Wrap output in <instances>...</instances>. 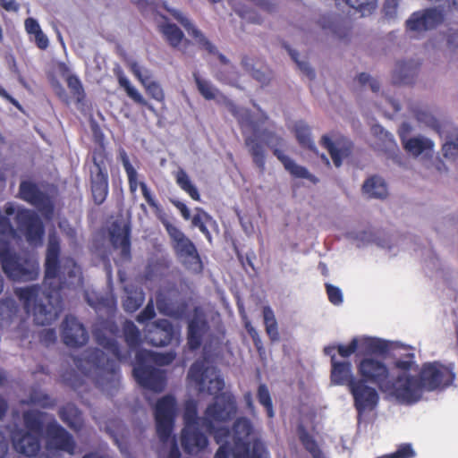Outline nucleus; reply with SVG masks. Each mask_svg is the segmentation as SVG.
I'll list each match as a JSON object with an SVG mask.
<instances>
[{
	"label": "nucleus",
	"instance_id": "nucleus-1",
	"mask_svg": "<svg viewBox=\"0 0 458 458\" xmlns=\"http://www.w3.org/2000/svg\"><path fill=\"white\" fill-rule=\"evenodd\" d=\"M61 255L59 238L49 235L44 263V293L47 303L39 298L41 287L33 284L26 287H17L14 293L22 303L28 315L33 316L35 324L46 326L56 318L62 308L61 291L64 288H76L83 285V276L81 267L71 257Z\"/></svg>",
	"mask_w": 458,
	"mask_h": 458
},
{
	"label": "nucleus",
	"instance_id": "nucleus-2",
	"mask_svg": "<svg viewBox=\"0 0 458 458\" xmlns=\"http://www.w3.org/2000/svg\"><path fill=\"white\" fill-rule=\"evenodd\" d=\"M224 387L225 382L222 377H216L209 380L207 392L216 395L214 402L207 406L203 417L198 416L195 400L190 399L185 402L181 444L186 454H198L208 445V437L199 430V426L206 432L212 434L216 429L215 423L227 422L236 414V399L230 392H221Z\"/></svg>",
	"mask_w": 458,
	"mask_h": 458
},
{
	"label": "nucleus",
	"instance_id": "nucleus-3",
	"mask_svg": "<svg viewBox=\"0 0 458 458\" xmlns=\"http://www.w3.org/2000/svg\"><path fill=\"white\" fill-rule=\"evenodd\" d=\"M414 360V353L409 352L394 362L396 369L405 372L404 387L400 393L403 403H415L421 399L424 390L428 392L445 390L454 382L456 375L454 362L447 364L437 360L425 362L418 377H415L408 374L415 363Z\"/></svg>",
	"mask_w": 458,
	"mask_h": 458
},
{
	"label": "nucleus",
	"instance_id": "nucleus-4",
	"mask_svg": "<svg viewBox=\"0 0 458 458\" xmlns=\"http://www.w3.org/2000/svg\"><path fill=\"white\" fill-rule=\"evenodd\" d=\"M359 416L372 411L379 403L375 386L383 393H388L401 401L400 393L404 387L405 372L392 377L387 365L374 357H364L357 363Z\"/></svg>",
	"mask_w": 458,
	"mask_h": 458
},
{
	"label": "nucleus",
	"instance_id": "nucleus-5",
	"mask_svg": "<svg viewBox=\"0 0 458 458\" xmlns=\"http://www.w3.org/2000/svg\"><path fill=\"white\" fill-rule=\"evenodd\" d=\"M253 425L246 417H240L233 424L232 430L226 427L216 428L212 433L220 445L214 458H266V447L259 439H250Z\"/></svg>",
	"mask_w": 458,
	"mask_h": 458
},
{
	"label": "nucleus",
	"instance_id": "nucleus-6",
	"mask_svg": "<svg viewBox=\"0 0 458 458\" xmlns=\"http://www.w3.org/2000/svg\"><path fill=\"white\" fill-rule=\"evenodd\" d=\"M95 336L98 344L110 352L114 359L108 358L102 350L95 348L87 352L85 360L91 367L101 370L102 373L110 375L112 380L118 382L120 377L118 362L126 360L130 354L122 352L120 344L115 339L99 333H96Z\"/></svg>",
	"mask_w": 458,
	"mask_h": 458
},
{
	"label": "nucleus",
	"instance_id": "nucleus-7",
	"mask_svg": "<svg viewBox=\"0 0 458 458\" xmlns=\"http://www.w3.org/2000/svg\"><path fill=\"white\" fill-rule=\"evenodd\" d=\"M163 225L171 239L174 254L182 267L193 274L202 273L203 262L193 242L169 221H163Z\"/></svg>",
	"mask_w": 458,
	"mask_h": 458
},
{
	"label": "nucleus",
	"instance_id": "nucleus-8",
	"mask_svg": "<svg viewBox=\"0 0 458 458\" xmlns=\"http://www.w3.org/2000/svg\"><path fill=\"white\" fill-rule=\"evenodd\" d=\"M176 400L171 394L161 397L156 403V429L162 443H166L171 437L176 417Z\"/></svg>",
	"mask_w": 458,
	"mask_h": 458
},
{
	"label": "nucleus",
	"instance_id": "nucleus-9",
	"mask_svg": "<svg viewBox=\"0 0 458 458\" xmlns=\"http://www.w3.org/2000/svg\"><path fill=\"white\" fill-rule=\"evenodd\" d=\"M319 143L327 150L336 168H339L344 162L349 161L355 149L353 142L349 138L335 131L324 134Z\"/></svg>",
	"mask_w": 458,
	"mask_h": 458
},
{
	"label": "nucleus",
	"instance_id": "nucleus-10",
	"mask_svg": "<svg viewBox=\"0 0 458 458\" xmlns=\"http://www.w3.org/2000/svg\"><path fill=\"white\" fill-rule=\"evenodd\" d=\"M330 381L334 386H347L353 399V406L359 414V391L358 378L352 373V365L350 361H339L335 355L331 356Z\"/></svg>",
	"mask_w": 458,
	"mask_h": 458
},
{
	"label": "nucleus",
	"instance_id": "nucleus-11",
	"mask_svg": "<svg viewBox=\"0 0 458 458\" xmlns=\"http://www.w3.org/2000/svg\"><path fill=\"white\" fill-rule=\"evenodd\" d=\"M138 364L133 368L132 374L137 383L145 389L160 393L166 385V376L165 371L157 369L151 365H146L142 362V352L136 354Z\"/></svg>",
	"mask_w": 458,
	"mask_h": 458
},
{
	"label": "nucleus",
	"instance_id": "nucleus-12",
	"mask_svg": "<svg viewBox=\"0 0 458 458\" xmlns=\"http://www.w3.org/2000/svg\"><path fill=\"white\" fill-rule=\"evenodd\" d=\"M445 13L437 7H429L413 13L406 21V29L410 31L424 32L441 25Z\"/></svg>",
	"mask_w": 458,
	"mask_h": 458
},
{
	"label": "nucleus",
	"instance_id": "nucleus-13",
	"mask_svg": "<svg viewBox=\"0 0 458 458\" xmlns=\"http://www.w3.org/2000/svg\"><path fill=\"white\" fill-rule=\"evenodd\" d=\"M47 443L48 451H62L73 454L76 443L72 434L55 420L50 421L46 427Z\"/></svg>",
	"mask_w": 458,
	"mask_h": 458
},
{
	"label": "nucleus",
	"instance_id": "nucleus-14",
	"mask_svg": "<svg viewBox=\"0 0 458 458\" xmlns=\"http://www.w3.org/2000/svg\"><path fill=\"white\" fill-rule=\"evenodd\" d=\"M18 197L45 215H51L54 212V204L49 195L33 182L22 181L20 183Z\"/></svg>",
	"mask_w": 458,
	"mask_h": 458
},
{
	"label": "nucleus",
	"instance_id": "nucleus-15",
	"mask_svg": "<svg viewBox=\"0 0 458 458\" xmlns=\"http://www.w3.org/2000/svg\"><path fill=\"white\" fill-rule=\"evenodd\" d=\"M61 336L64 344L71 348L81 347L89 341L85 327L72 315L65 316L63 320Z\"/></svg>",
	"mask_w": 458,
	"mask_h": 458
},
{
	"label": "nucleus",
	"instance_id": "nucleus-16",
	"mask_svg": "<svg viewBox=\"0 0 458 458\" xmlns=\"http://www.w3.org/2000/svg\"><path fill=\"white\" fill-rule=\"evenodd\" d=\"M174 337V326L165 318L157 319L145 328V340L152 346H166L172 343Z\"/></svg>",
	"mask_w": 458,
	"mask_h": 458
},
{
	"label": "nucleus",
	"instance_id": "nucleus-17",
	"mask_svg": "<svg viewBox=\"0 0 458 458\" xmlns=\"http://www.w3.org/2000/svg\"><path fill=\"white\" fill-rule=\"evenodd\" d=\"M171 14L186 30L188 34L196 40L200 48H203L210 55H216L218 60L222 64H229L227 57L219 53L216 47L205 37L201 30H199L194 24H192V22L186 16L176 10L171 11Z\"/></svg>",
	"mask_w": 458,
	"mask_h": 458
},
{
	"label": "nucleus",
	"instance_id": "nucleus-18",
	"mask_svg": "<svg viewBox=\"0 0 458 458\" xmlns=\"http://www.w3.org/2000/svg\"><path fill=\"white\" fill-rule=\"evenodd\" d=\"M262 139L287 172H308L306 168L297 165L295 161L286 154L284 148L285 142L282 137L271 131H264Z\"/></svg>",
	"mask_w": 458,
	"mask_h": 458
},
{
	"label": "nucleus",
	"instance_id": "nucleus-19",
	"mask_svg": "<svg viewBox=\"0 0 458 458\" xmlns=\"http://www.w3.org/2000/svg\"><path fill=\"white\" fill-rule=\"evenodd\" d=\"M210 327L203 313H195L188 322L187 345L190 350L196 351L200 348L203 337L209 331Z\"/></svg>",
	"mask_w": 458,
	"mask_h": 458
},
{
	"label": "nucleus",
	"instance_id": "nucleus-20",
	"mask_svg": "<svg viewBox=\"0 0 458 458\" xmlns=\"http://www.w3.org/2000/svg\"><path fill=\"white\" fill-rule=\"evenodd\" d=\"M13 448L19 454L27 457H34L40 451V440L38 436L33 433L17 429L12 434Z\"/></svg>",
	"mask_w": 458,
	"mask_h": 458
},
{
	"label": "nucleus",
	"instance_id": "nucleus-21",
	"mask_svg": "<svg viewBox=\"0 0 458 458\" xmlns=\"http://www.w3.org/2000/svg\"><path fill=\"white\" fill-rule=\"evenodd\" d=\"M241 64L243 70L262 86L269 83L272 72L262 60L244 55L242 58Z\"/></svg>",
	"mask_w": 458,
	"mask_h": 458
},
{
	"label": "nucleus",
	"instance_id": "nucleus-22",
	"mask_svg": "<svg viewBox=\"0 0 458 458\" xmlns=\"http://www.w3.org/2000/svg\"><path fill=\"white\" fill-rule=\"evenodd\" d=\"M420 64L413 60L399 61L396 63L395 68L393 72L392 81L394 84H412Z\"/></svg>",
	"mask_w": 458,
	"mask_h": 458
},
{
	"label": "nucleus",
	"instance_id": "nucleus-23",
	"mask_svg": "<svg viewBox=\"0 0 458 458\" xmlns=\"http://www.w3.org/2000/svg\"><path fill=\"white\" fill-rule=\"evenodd\" d=\"M110 242L114 249L121 250L120 255L123 260L131 259V229L129 225L114 228L110 233Z\"/></svg>",
	"mask_w": 458,
	"mask_h": 458
},
{
	"label": "nucleus",
	"instance_id": "nucleus-24",
	"mask_svg": "<svg viewBox=\"0 0 458 458\" xmlns=\"http://www.w3.org/2000/svg\"><path fill=\"white\" fill-rule=\"evenodd\" d=\"M131 71L133 74L138 78L140 83L146 89V92L157 102L165 101V92L161 85L151 80V75L148 71H146L145 74H142L140 67L137 64L131 65Z\"/></svg>",
	"mask_w": 458,
	"mask_h": 458
},
{
	"label": "nucleus",
	"instance_id": "nucleus-25",
	"mask_svg": "<svg viewBox=\"0 0 458 458\" xmlns=\"http://www.w3.org/2000/svg\"><path fill=\"white\" fill-rule=\"evenodd\" d=\"M410 131L408 123H403L402 129L399 132L403 148L413 156H419L426 149H430L433 147L431 140L423 138H410L405 140L404 133Z\"/></svg>",
	"mask_w": 458,
	"mask_h": 458
},
{
	"label": "nucleus",
	"instance_id": "nucleus-26",
	"mask_svg": "<svg viewBox=\"0 0 458 458\" xmlns=\"http://www.w3.org/2000/svg\"><path fill=\"white\" fill-rule=\"evenodd\" d=\"M171 265L172 260L166 256H160L150 259L145 268L146 279L153 280L168 276Z\"/></svg>",
	"mask_w": 458,
	"mask_h": 458
},
{
	"label": "nucleus",
	"instance_id": "nucleus-27",
	"mask_svg": "<svg viewBox=\"0 0 458 458\" xmlns=\"http://www.w3.org/2000/svg\"><path fill=\"white\" fill-rule=\"evenodd\" d=\"M159 31L174 48H177L182 42L186 46L191 44L189 39L184 38L182 30L174 23L166 22L159 25Z\"/></svg>",
	"mask_w": 458,
	"mask_h": 458
},
{
	"label": "nucleus",
	"instance_id": "nucleus-28",
	"mask_svg": "<svg viewBox=\"0 0 458 458\" xmlns=\"http://www.w3.org/2000/svg\"><path fill=\"white\" fill-rule=\"evenodd\" d=\"M91 191L96 204H102L108 194V174H91Z\"/></svg>",
	"mask_w": 458,
	"mask_h": 458
},
{
	"label": "nucleus",
	"instance_id": "nucleus-29",
	"mask_svg": "<svg viewBox=\"0 0 458 458\" xmlns=\"http://www.w3.org/2000/svg\"><path fill=\"white\" fill-rule=\"evenodd\" d=\"M362 190L369 198L385 199L387 196V186L377 174L371 175L364 182Z\"/></svg>",
	"mask_w": 458,
	"mask_h": 458
},
{
	"label": "nucleus",
	"instance_id": "nucleus-30",
	"mask_svg": "<svg viewBox=\"0 0 458 458\" xmlns=\"http://www.w3.org/2000/svg\"><path fill=\"white\" fill-rule=\"evenodd\" d=\"M46 413L38 410L25 411L22 414L23 424L27 432L41 435L44 428V417Z\"/></svg>",
	"mask_w": 458,
	"mask_h": 458
},
{
	"label": "nucleus",
	"instance_id": "nucleus-31",
	"mask_svg": "<svg viewBox=\"0 0 458 458\" xmlns=\"http://www.w3.org/2000/svg\"><path fill=\"white\" fill-rule=\"evenodd\" d=\"M119 85L125 90L127 96L133 100L136 104L145 106L150 112H155L154 106L149 104L143 96L138 91V89L131 85L127 77L124 76L123 72H120L117 75Z\"/></svg>",
	"mask_w": 458,
	"mask_h": 458
},
{
	"label": "nucleus",
	"instance_id": "nucleus-32",
	"mask_svg": "<svg viewBox=\"0 0 458 458\" xmlns=\"http://www.w3.org/2000/svg\"><path fill=\"white\" fill-rule=\"evenodd\" d=\"M126 295L123 300V307L126 312L136 311L144 302L145 293L138 287H126Z\"/></svg>",
	"mask_w": 458,
	"mask_h": 458
},
{
	"label": "nucleus",
	"instance_id": "nucleus-33",
	"mask_svg": "<svg viewBox=\"0 0 458 458\" xmlns=\"http://www.w3.org/2000/svg\"><path fill=\"white\" fill-rule=\"evenodd\" d=\"M123 333L124 341L131 351H135L141 346L143 343L141 333L132 321L126 320L124 322Z\"/></svg>",
	"mask_w": 458,
	"mask_h": 458
},
{
	"label": "nucleus",
	"instance_id": "nucleus-34",
	"mask_svg": "<svg viewBox=\"0 0 458 458\" xmlns=\"http://www.w3.org/2000/svg\"><path fill=\"white\" fill-rule=\"evenodd\" d=\"M59 417L72 429H79L81 424V411L73 404H66L59 410Z\"/></svg>",
	"mask_w": 458,
	"mask_h": 458
},
{
	"label": "nucleus",
	"instance_id": "nucleus-35",
	"mask_svg": "<svg viewBox=\"0 0 458 458\" xmlns=\"http://www.w3.org/2000/svg\"><path fill=\"white\" fill-rule=\"evenodd\" d=\"M294 133L298 143L303 148L310 151L317 149L316 145L311 137V130L309 125L303 122H298L294 125Z\"/></svg>",
	"mask_w": 458,
	"mask_h": 458
},
{
	"label": "nucleus",
	"instance_id": "nucleus-36",
	"mask_svg": "<svg viewBox=\"0 0 458 458\" xmlns=\"http://www.w3.org/2000/svg\"><path fill=\"white\" fill-rule=\"evenodd\" d=\"M298 435L301 445L313 458H324L323 453L315 438L301 425L298 427Z\"/></svg>",
	"mask_w": 458,
	"mask_h": 458
},
{
	"label": "nucleus",
	"instance_id": "nucleus-37",
	"mask_svg": "<svg viewBox=\"0 0 458 458\" xmlns=\"http://www.w3.org/2000/svg\"><path fill=\"white\" fill-rule=\"evenodd\" d=\"M343 22L344 21L342 19H339L335 16H328L327 19L323 17L320 20L322 28L330 30L332 33L340 39L347 38L350 34V28L344 26Z\"/></svg>",
	"mask_w": 458,
	"mask_h": 458
},
{
	"label": "nucleus",
	"instance_id": "nucleus-38",
	"mask_svg": "<svg viewBox=\"0 0 458 458\" xmlns=\"http://www.w3.org/2000/svg\"><path fill=\"white\" fill-rule=\"evenodd\" d=\"M19 311L16 301L12 298L0 301V327H4L13 321Z\"/></svg>",
	"mask_w": 458,
	"mask_h": 458
},
{
	"label": "nucleus",
	"instance_id": "nucleus-39",
	"mask_svg": "<svg viewBox=\"0 0 458 458\" xmlns=\"http://www.w3.org/2000/svg\"><path fill=\"white\" fill-rule=\"evenodd\" d=\"M210 223H215L212 216L208 215L203 208H196L195 214L191 218L192 226L198 227L209 242H211L212 236L207 227V225Z\"/></svg>",
	"mask_w": 458,
	"mask_h": 458
},
{
	"label": "nucleus",
	"instance_id": "nucleus-40",
	"mask_svg": "<svg viewBox=\"0 0 458 458\" xmlns=\"http://www.w3.org/2000/svg\"><path fill=\"white\" fill-rule=\"evenodd\" d=\"M360 346L369 354H386L389 351L386 341L374 337H363L360 340Z\"/></svg>",
	"mask_w": 458,
	"mask_h": 458
},
{
	"label": "nucleus",
	"instance_id": "nucleus-41",
	"mask_svg": "<svg viewBox=\"0 0 458 458\" xmlns=\"http://www.w3.org/2000/svg\"><path fill=\"white\" fill-rule=\"evenodd\" d=\"M208 368L202 362H194L190 369L188 376L196 383L199 392L205 391L206 380L208 377Z\"/></svg>",
	"mask_w": 458,
	"mask_h": 458
},
{
	"label": "nucleus",
	"instance_id": "nucleus-42",
	"mask_svg": "<svg viewBox=\"0 0 458 458\" xmlns=\"http://www.w3.org/2000/svg\"><path fill=\"white\" fill-rule=\"evenodd\" d=\"M263 318L266 333L272 342L279 340V332L277 322L274 311L270 307H264Z\"/></svg>",
	"mask_w": 458,
	"mask_h": 458
},
{
	"label": "nucleus",
	"instance_id": "nucleus-43",
	"mask_svg": "<svg viewBox=\"0 0 458 458\" xmlns=\"http://www.w3.org/2000/svg\"><path fill=\"white\" fill-rule=\"evenodd\" d=\"M245 143L249 147L250 153L257 167L259 169H264L265 153L262 144L252 137L246 138Z\"/></svg>",
	"mask_w": 458,
	"mask_h": 458
},
{
	"label": "nucleus",
	"instance_id": "nucleus-44",
	"mask_svg": "<svg viewBox=\"0 0 458 458\" xmlns=\"http://www.w3.org/2000/svg\"><path fill=\"white\" fill-rule=\"evenodd\" d=\"M193 78L197 89L200 95L207 100L215 99L218 89L215 88L208 81L200 78L198 72L193 73Z\"/></svg>",
	"mask_w": 458,
	"mask_h": 458
},
{
	"label": "nucleus",
	"instance_id": "nucleus-45",
	"mask_svg": "<svg viewBox=\"0 0 458 458\" xmlns=\"http://www.w3.org/2000/svg\"><path fill=\"white\" fill-rule=\"evenodd\" d=\"M257 398L259 403L265 408L267 417L272 419L275 416L273 402L269 390L265 384H260L259 386Z\"/></svg>",
	"mask_w": 458,
	"mask_h": 458
},
{
	"label": "nucleus",
	"instance_id": "nucleus-46",
	"mask_svg": "<svg viewBox=\"0 0 458 458\" xmlns=\"http://www.w3.org/2000/svg\"><path fill=\"white\" fill-rule=\"evenodd\" d=\"M177 183L186 191L192 199L200 200V196L196 186L191 182L188 174H177Z\"/></svg>",
	"mask_w": 458,
	"mask_h": 458
},
{
	"label": "nucleus",
	"instance_id": "nucleus-47",
	"mask_svg": "<svg viewBox=\"0 0 458 458\" xmlns=\"http://www.w3.org/2000/svg\"><path fill=\"white\" fill-rule=\"evenodd\" d=\"M92 160L96 166L97 172H106L108 158L106 153L104 144H100L92 152Z\"/></svg>",
	"mask_w": 458,
	"mask_h": 458
},
{
	"label": "nucleus",
	"instance_id": "nucleus-48",
	"mask_svg": "<svg viewBox=\"0 0 458 458\" xmlns=\"http://www.w3.org/2000/svg\"><path fill=\"white\" fill-rule=\"evenodd\" d=\"M67 87L77 102H81L85 98V92L78 76L71 74L66 79Z\"/></svg>",
	"mask_w": 458,
	"mask_h": 458
},
{
	"label": "nucleus",
	"instance_id": "nucleus-49",
	"mask_svg": "<svg viewBox=\"0 0 458 458\" xmlns=\"http://www.w3.org/2000/svg\"><path fill=\"white\" fill-rule=\"evenodd\" d=\"M415 454L411 445L405 443L400 445L395 452L386 454L383 458H413Z\"/></svg>",
	"mask_w": 458,
	"mask_h": 458
},
{
	"label": "nucleus",
	"instance_id": "nucleus-50",
	"mask_svg": "<svg viewBox=\"0 0 458 458\" xmlns=\"http://www.w3.org/2000/svg\"><path fill=\"white\" fill-rule=\"evenodd\" d=\"M329 301L334 305H340L343 302V293L340 288L331 284H325Z\"/></svg>",
	"mask_w": 458,
	"mask_h": 458
},
{
	"label": "nucleus",
	"instance_id": "nucleus-51",
	"mask_svg": "<svg viewBox=\"0 0 458 458\" xmlns=\"http://www.w3.org/2000/svg\"><path fill=\"white\" fill-rule=\"evenodd\" d=\"M289 54L292 59L296 63L299 69L310 79L313 80L315 78L314 70L305 62H301L298 60L299 54L295 50L289 49Z\"/></svg>",
	"mask_w": 458,
	"mask_h": 458
},
{
	"label": "nucleus",
	"instance_id": "nucleus-52",
	"mask_svg": "<svg viewBox=\"0 0 458 458\" xmlns=\"http://www.w3.org/2000/svg\"><path fill=\"white\" fill-rule=\"evenodd\" d=\"M289 54L292 59L296 63L299 69L310 79L313 80L315 78L314 70L305 62H301L298 60L299 54L295 50L289 49Z\"/></svg>",
	"mask_w": 458,
	"mask_h": 458
},
{
	"label": "nucleus",
	"instance_id": "nucleus-53",
	"mask_svg": "<svg viewBox=\"0 0 458 458\" xmlns=\"http://www.w3.org/2000/svg\"><path fill=\"white\" fill-rule=\"evenodd\" d=\"M156 316L153 301L150 300L145 308L138 314L136 320L139 323H145L153 319Z\"/></svg>",
	"mask_w": 458,
	"mask_h": 458
},
{
	"label": "nucleus",
	"instance_id": "nucleus-54",
	"mask_svg": "<svg viewBox=\"0 0 458 458\" xmlns=\"http://www.w3.org/2000/svg\"><path fill=\"white\" fill-rule=\"evenodd\" d=\"M359 346V339L357 337H353L348 345L338 344L337 352L338 354L343 358H348L352 353H354Z\"/></svg>",
	"mask_w": 458,
	"mask_h": 458
},
{
	"label": "nucleus",
	"instance_id": "nucleus-55",
	"mask_svg": "<svg viewBox=\"0 0 458 458\" xmlns=\"http://www.w3.org/2000/svg\"><path fill=\"white\" fill-rule=\"evenodd\" d=\"M442 152L445 157L454 158L458 155V144L447 141L443 145Z\"/></svg>",
	"mask_w": 458,
	"mask_h": 458
},
{
	"label": "nucleus",
	"instance_id": "nucleus-56",
	"mask_svg": "<svg viewBox=\"0 0 458 458\" xmlns=\"http://www.w3.org/2000/svg\"><path fill=\"white\" fill-rule=\"evenodd\" d=\"M40 341L46 345H50L56 341V332L55 329H45L40 333Z\"/></svg>",
	"mask_w": 458,
	"mask_h": 458
},
{
	"label": "nucleus",
	"instance_id": "nucleus-57",
	"mask_svg": "<svg viewBox=\"0 0 458 458\" xmlns=\"http://www.w3.org/2000/svg\"><path fill=\"white\" fill-rule=\"evenodd\" d=\"M117 159L119 162H121L125 169V172H136V170L133 168L132 165L131 164L130 158L127 155V152L121 148L118 150V157Z\"/></svg>",
	"mask_w": 458,
	"mask_h": 458
},
{
	"label": "nucleus",
	"instance_id": "nucleus-58",
	"mask_svg": "<svg viewBox=\"0 0 458 458\" xmlns=\"http://www.w3.org/2000/svg\"><path fill=\"white\" fill-rule=\"evenodd\" d=\"M24 26L26 32L30 36L41 30L38 21L32 17H29L25 20Z\"/></svg>",
	"mask_w": 458,
	"mask_h": 458
},
{
	"label": "nucleus",
	"instance_id": "nucleus-59",
	"mask_svg": "<svg viewBox=\"0 0 458 458\" xmlns=\"http://www.w3.org/2000/svg\"><path fill=\"white\" fill-rule=\"evenodd\" d=\"M33 36L35 44L39 49L46 50L48 47L49 40L47 37L44 34L42 30L38 31L36 34H33Z\"/></svg>",
	"mask_w": 458,
	"mask_h": 458
},
{
	"label": "nucleus",
	"instance_id": "nucleus-60",
	"mask_svg": "<svg viewBox=\"0 0 458 458\" xmlns=\"http://www.w3.org/2000/svg\"><path fill=\"white\" fill-rule=\"evenodd\" d=\"M33 403L40 405L43 408H49L53 407L55 404V400H53L49 395L47 394H41L39 396H37L35 398H32Z\"/></svg>",
	"mask_w": 458,
	"mask_h": 458
},
{
	"label": "nucleus",
	"instance_id": "nucleus-61",
	"mask_svg": "<svg viewBox=\"0 0 458 458\" xmlns=\"http://www.w3.org/2000/svg\"><path fill=\"white\" fill-rule=\"evenodd\" d=\"M140 186L142 195H143L144 199H146V201L148 202V204L152 208H157V203L155 200V199L153 198L147 184L145 182H140Z\"/></svg>",
	"mask_w": 458,
	"mask_h": 458
},
{
	"label": "nucleus",
	"instance_id": "nucleus-62",
	"mask_svg": "<svg viewBox=\"0 0 458 458\" xmlns=\"http://www.w3.org/2000/svg\"><path fill=\"white\" fill-rule=\"evenodd\" d=\"M173 205L180 211L184 220L191 218V212L188 207L180 200H172Z\"/></svg>",
	"mask_w": 458,
	"mask_h": 458
},
{
	"label": "nucleus",
	"instance_id": "nucleus-63",
	"mask_svg": "<svg viewBox=\"0 0 458 458\" xmlns=\"http://www.w3.org/2000/svg\"><path fill=\"white\" fill-rule=\"evenodd\" d=\"M0 6L7 12L17 13L20 4L15 0H0Z\"/></svg>",
	"mask_w": 458,
	"mask_h": 458
},
{
	"label": "nucleus",
	"instance_id": "nucleus-64",
	"mask_svg": "<svg viewBox=\"0 0 458 458\" xmlns=\"http://www.w3.org/2000/svg\"><path fill=\"white\" fill-rule=\"evenodd\" d=\"M416 118L418 121L425 123L427 124L433 125V123H435L434 117L430 114H428L427 112L424 111H418L416 113Z\"/></svg>",
	"mask_w": 458,
	"mask_h": 458
}]
</instances>
